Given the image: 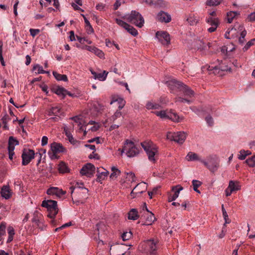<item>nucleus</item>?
I'll list each match as a JSON object with an SVG mask.
<instances>
[{
	"mask_svg": "<svg viewBox=\"0 0 255 255\" xmlns=\"http://www.w3.org/2000/svg\"><path fill=\"white\" fill-rule=\"evenodd\" d=\"M157 241L153 240H147L140 245L142 251L145 252L148 255H157L158 250Z\"/></svg>",
	"mask_w": 255,
	"mask_h": 255,
	"instance_id": "1",
	"label": "nucleus"
},
{
	"mask_svg": "<svg viewBox=\"0 0 255 255\" xmlns=\"http://www.w3.org/2000/svg\"><path fill=\"white\" fill-rule=\"evenodd\" d=\"M201 163L212 173L217 171L220 166V160L216 155L208 156L206 160L203 159Z\"/></svg>",
	"mask_w": 255,
	"mask_h": 255,
	"instance_id": "2",
	"label": "nucleus"
},
{
	"mask_svg": "<svg viewBox=\"0 0 255 255\" xmlns=\"http://www.w3.org/2000/svg\"><path fill=\"white\" fill-rule=\"evenodd\" d=\"M125 18L139 28L142 27L144 23L143 17L135 10H132L130 14H126Z\"/></svg>",
	"mask_w": 255,
	"mask_h": 255,
	"instance_id": "3",
	"label": "nucleus"
},
{
	"mask_svg": "<svg viewBox=\"0 0 255 255\" xmlns=\"http://www.w3.org/2000/svg\"><path fill=\"white\" fill-rule=\"evenodd\" d=\"M139 151V148L133 142L127 140L121 152L122 153L125 152L128 157H131L137 155Z\"/></svg>",
	"mask_w": 255,
	"mask_h": 255,
	"instance_id": "4",
	"label": "nucleus"
},
{
	"mask_svg": "<svg viewBox=\"0 0 255 255\" xmlns=\"http://www.w3.org/2000/svg\"><path fill=\"white\" fill-rule=\"evenodd\" d=\"M41 206L47 208L49 212L48 217L50 218H54L58 212V208L56 201L52 200H44Z\"/></svg>",
	"mask_w": 255,
	"mask_h": 255,
	"instance_id": "5",
	"label": "nucleus"
},
{
	"mask_svg": "<svg viewBox=\"0 0 255 255\" xmlns=\"http://www.w3.org/2000/svg\"><path fill=\"white\" fill-rule=\"evenodd\" d=\"M160 119L170 120L175 123H180L183 120V117L180 116L172 110H160Z\"/></svg>",
	"mask_w": 255,
	"mask_h": 255,
	"instance_id": "6",
	"label": "nucleus"
},
{
	"mask_svg": "<svg viewBox=\"0 0 255 255\" xmlns=\"http://www.w3.org/2000/svg\"><path fill=\"white\" fill-rule=\"evenodd\" d=\"M166 139L174 141L179 144H182L186 138V134L184 131H178L176 132H168L166 133Z\"/></svg>",
	"mask_w": 255,
	"mask_h": 255,
	"instance_id": "7",
	"label": "nucleus"
},
{
	"mask_svg": "<svg viewBox=\"0 0 255 255\" xmlns=\"http://www.w3.org/2000/svg\"><path fill=\"white\" fill-rule=\"evenodd\" d=\"M206 69L210 72V74L212 73L214 74H219L221 71H231V68L228 67V66L224 65V64L220 65L219 66H210L206 65L202 68V70L204 71V69Z\"/></svg>",
	"mask_w": 255,
	"mask_h": 255,
	"instance_id": "8",
	"label": "nucleus"
},
{
	"mask_svg": "<svg viewBox=\"0 0 255 255\" xmlns=\"http://www.w3.org/2000/svg\"><path fill=\"white\" fill-rule=\"evenodd\" d=\"M152 142L150 141H144L141 143V145L144 150L146 151L148 159L151 161H154V155L155 153V149L151 147V145Z\"/></svg>",
	"mask_w": 255,
	"mask_h": 255,
	"instance_id": "9",
	"label": "nucleus"
},
{
	"mask_svg": "<svg viewBox=\"0 0 255 255\" xmlns=\"http://www.w3.org/2000/svg\"><path fill=\"white\" fill-rule=\"evenodd\" d=\"M95 172V166L90 163L84 165L81 169L80 173L82 175H85L88 177H92Z\"/></svg>",
	"mask_w": 255,
	"mask_h": 255,
	"instance_id": "10",
	"label": "nucleus"
},
{
	"mask_svg": "<svg viewBox=\"0 0 255 255\" xmlns=\"http://www.w3.org/2000/svg\"><path fill=\"white\" fill-rule=\"evenodd\" d=\"M34 155L35 153L33 150L24 149L21 155L22 164L27 165L34 158Z\"/></svg>",
	"mask_w": 255,
	"mask_h": 255,
	"instance_id": "11",
	"label": "nucleus"
},
{
	"mask_svg": "<svg viewBox=\"0 0 255 255\" xmlns=\"http://www.w3.org/2000/svg\"><path fill=\"white\" fill-rule=\"evenodd\" d=\"M32 222L34 223L41 230H44L45 228V226L43 223L42 215L37 211H35L33 214Z\"/></svg>",
	"mask_w": 255,
	"mask_h": 255,
	"instance_id": "12",
	"label": "nucleus"
},
{
	"mask_svg": "<svg viewBox=\"0 0 255 255\" xmlns=\"http://www.w3.org/2000/svg\"><path fill=\"white\" fill-rule=\"evenodd\" d=\"M18 141L13 136H10L8 139V150L9 154V158L10 160L13 159V156L14 154V146L15 145H18Z\"/></svg>",
	"mask_w": 255,
	"mask_h": 255,
	"instance_id": "13",
	"label": "nucleus"
},
{
	"mask_svg": "<svg viewBox=\"0 0 255 255\" xmlns=\"http://www.w3.org/2000/svg\"><path fill=\"white\" fill-rule=\"evenodd\" d=\"M163 83L167 85V87L171 90H174L175 89H180V87L182 85L183 83L177 81L176 80L168 78V80L163 81Z\"/></svg>",
	"mask_w": 255,
	"mask_h": 255,
	"instance_id": "14",
	"label": "nucleus"
},
{
	"mask_svg": "<svg viewBox=\"0 0 255 255\" xmlns=\"http://www.w3.org/2000/svg\"><path fill=\"white\" fill-rule=\"evenodd\" d=\"M51 149L53 152V155L51 156V159L56 158V154L60 152H63L65 151V148L60 143L53 142L51 144Z\"/></svg>",
	"mask_w": 255,
	"mask_h": 255,
	"instance_id": "15",
	"label": "nucleus"
},
{
	"mask_svg": "<svg viewBox=\"0 0 255 255\" xmlns=\"http://www.w3.org/2000/svg\"><path fill=\"white\" fill-rule=\"evenodd\" d=\"M170 36L168 32L160 31V43L164 45L167 46L170 44Z\"/></svg>",
	"mask_w": 255,
	"mask_h": 255,
	"instance_id": "16",
	"label": "nucleus"
},
{
	"mask_svg": "<svg viewBox=\"0 0 255 255\" xmlns=\"http://www.w3.org/2000/svg\"><path fill=\"white\" fill-rule=\"evenodd\" d=\"M65 191L57 187H51L47 190V194L48 195H55L59 197H61L65 195Z\"/></svg>",
	"mask_w": 255,
	"mask_h": 255,
	"instance_id": "17",
	"label": "nucleus"
},
{
	"mask_svg": "<svg viewBox=\"0 0 255 255\" xmlns=\"http://www.w3.org/2000/svg\"><path fill=\"white\" fill-rule=\"evenodd\" d=\"M179 91L181 92L185 96H187L189 98H191L194 95V92L183 83L180 87Z\"/></svg>",
	"mask_w": 255,
	"mask_h": 255,
	"instance_id": "18",
	"label": "nucleus"
},
{
	"mask_svg": "<svg viewBox=\"0 0 255 255\" xmlns=\"http://www.w3.org/2000/svg\"><path fill=\"white\" fill-rule=\"evenodd\" d=\"M46 113L49 116H54L59 117V116H60L61 114V109L60 107L57 106L52 107L47 110Z\"/></svg>",
	"mask_w": 255,
	"mask_h": 255,
	"instance_id": "19",
	"label": "nucleus"
},
{
	"mask_svg": "<svg viewBox=\"0 0 255 255\" xmlns=\"http://www.w3.org/2000/svg\"><path fill=\"white\" fill-rule=\"evenodd\" d=\"M1 196L5 199H8L11 196V192L8 185H4L2 187L0 191Z\"/></svg>",
	"mask_w": 255,
	"mask_h": 255,
	"instance_id": "20",
	"label": "nucleus"
},
{
	"mask_svg": "<svg viewBox=\"0 0 255 255\" xmlns=\"http://www.w3.org/2000/svg\"><path fill=\"white\" fill-rule=\"evenodd\" d=\"M86 49L94 53L96 55L98 56L100 58H104V53L100 49L95 47H92L90 46H86Z\"/></svg>",
	"mask_w": 255,
	"mask_h": 255,
	"instance_id": "21",
	"label": "nucleus"
},
{
	"mask_svg": "<svg viewBox=\"0 0 255 255\" xmlns=\"http://www.w3.org/2000/svg\"><path fill=\"white\" fill-rule=\"evenodd\" d=\"M104 169V171L100 172L99 168L97 169L98 174L97 175V178L96 181L98 182H101L102 181L106 179L107 177L109 172L108 170Z\"/></svg>",
	"mask_w": 255,
	"mask_h": 255,
	"instance_id": "22",
	"label": "nucleus"
},
{
	"mask_svg": "<svg viewBox=\"0 0 255 255\" xmlns=\"http://www.w3.org/2000/svg\"><path fill=\"white\" fill-rule=\"evenodd\" d=\"M134 189L136 191V194L139 196L140 194L146 191L147 189V185H146L145 183H140L136 185Z\"/></svg>",
	"mask_w": 255,
	"mask_h": 255,
	"instance_id": "23",
	"label": "nucleus"
},
{
	"mask_svg": "<svg viewBox=\"0 0 255 255\" xmlns=\"http://www.w3.org/2000/svg\"><path fill=\"white\" fill-rule=\"evenodd\" d=\"M186 159L188 161H199L201 162V161L203 160V159H201L197 154L192 152H189L187 154L186 157Z\"/></svg>",
	"mask_w": 255,
	"mask_h": 255,
	"instance_id": "24",
	"label": "nucleus"
},
{
	"mask_svg": "<svg viewBox=\"0 0 255 255\" xmlns=\"http://www.w3.org/2000/svg\"><path fill=\"white\" fill-rule=\"evenodd\" d=\"M171 20V15L167 12L160 11V22L168 23Z\"/></svg>",
	"mask_w": 255,
	"mask_h": 255,
	"instance_id": "25",
	"label": "nucleus"
},
{
	"mask_svg": "<svg viewBox=\"0 0 255 255\" xmlns=\"http://www.w3.org/2000/svg\"><path fill=\"white\" fill-rule=\"evenodd\" d=\"M8 239L7 240V243H10L13 239V237L15 235V231L13 227L8 226L7 228Z\"/></svg>",
	"mask_w": 255,
	"mask_h": 255,
	"instance_id": "26",
	"label": "nucleus"
},
{
	"mask_svg": "<svg viewBox=\"0 0 255 255\" xmlns=\"http://www.w3.org/2000/svg\"><path fill=\"white\" fill-rule=\"evenodd\" d=\"M139 217L138 212L135 209H131L128 214V219L129 220H135Z\"/></svg>",
	"mask_w": 255,
	"mask_h": 255,
	"instance_id": "27",
	"label": "nucleus"
},
{
	"mask_svg": "<svg viewBox=\"0 0 255 255\" xmlns=\"http://www.w3.org/2000/svg\"><path fill=\"white\" fill-rule=\"evenodd\" d=\"M229 188H230L233 192L239 190L241 186L239 183L237 181H230L229 184Z\"/></svg>",
	"mask_w": 255,
	"mask_h": 255,
	"instance_id": "28",
	"label": "nucleus"
},
{
	"mask_svg": "<svg viewBox=\"0 0 255 255\" xmlns=\"http://www.w3.org/2000/svg\"><path fill=\"white\" fill-rule=\"evenodd\" d=\"M111 171L112 173L110 176V177L112 179L117 178L118 176H119L121 174V170L116 166H112L111 167Z\"/></svg>",
	"mask_w": 255,
	"mask_h": 255,
	"instance_id": "29",
	"label": "nucleus"
},
{
	"mask_svg": "<svg viewBox=\"0 0 255 255\" xmlns=\"http://www.w3.org/2000/svg\"><path fill=\"white\" fill-rule=\"evenodd\" d=\"M71 120H73L75 123L78 124V125L80 127L79 130H84L83 128V126L85 125L84 121L79 117H74L71 118Z\"/></svg>",
	"mask_w": 255,
	"mask_h": 255,
	"instance_id": "30",
	"label": "nucleus"
},
{
	"mask_svg": "<svg viewBox=\"0 0 255 255\" xmlns=\"http://www.w3.org/2000/svg\"><path fill=\"white\" fill-rule=\"evenodd\" d=\"M183 188L179 185L174 187L173 190L174 191V193L171 197V200H175L178 197L180 191Z\"/></svg>",
	"mask_w": 255,
	"mask_h": 255,
	"instance_id": "31",
	"label": "nucleus"
},
{
	"mask_svg": "<svg viewBox=\"0 0 255 255\" xmlns=\"http://www.w3.org/2000/svg\"><path fill=\"white\" fill-rule=\"evenodd\" d=\"M147 217L146 218V223H144V225H149L152 224L155 221V218L154 215L150 212H148L146 213Z\"/></svg>",
	"mask_w": 255,
	"mask_h": 255,
	"instance_id": "32",
	"label": "nucleus"
},
{
	"mask_svg": "<svg viewBox=\"0 0 255 255\" xmlns=\"http://www.w3.org/2000/svg\"><path fill=\"white\" fill-rule=\"evenodd\" d=\"M53 75L55 78V79L58 81H63L65 82L68 81V78L66 75H62L59 74L56 71L53 72Z\"/></svg>",
	"mask_w": 255,
	"mask_h": 255,
	"instance_id": "33",
	"label": "nucleus"
},
{
	"mask_svg": "<svg viewBox=\"0 0 255 255\" xmlns=\"http://www.w3.org/2000/svg\"><path fill=\"white\" fill-rule=\"evenodd\" d=\"M82 16L83 17L84 19V21L86 24V30L88 34H91L94 32L93 28H92V26H91L89 21L87 19V18L85 17V16L83 14H82Z\"/></svg>",
	"mask_w": 255,
	"mask_h": 255,
	"instance_id": "34",
	"label": "nucleus"
},
{
	"mask_svg": "<svg viewBox=\"0 0 255 255\" xmlns=\"http://www.w3.org/2000/svg\"><path fill=\"white\" fill-rule=\"evenodd\" d=\"M6 227V223L5 222H2L0 223V241L2 240V237L5 234Z\"/></svg>",
	"mask_w": 255,
	"mask_h": 255,
	"instance_id": "35",
	"label": "nucleus"
},
{
	"mask_svg": "<svg viewBox=\"0 0 255 255\" xmlns=\"http://www.w3.org/2000/svg\"><path fill=\"white\" fill-rule=\"evenodd\" d=\"M58 170L60 173H65L69 172V169L63 162H61L58 165Z\"/></svg>",
	"mask_w": 255,
	"mask_h": 255,
	"instance_id": "36",
	"label": "nucleus"
},
{
	"mask_svg": "<svg viewBox=\"0 0 255 255\" xmlns=\"http://www.w3.org/2000/svg\"><path fill=\"white\" fill-rule=\"evenodd\" d=\"M55 93L59 96H63L64 98L66 95L67 90L63 87H58L55 89Z\"/></svg>",
	"mask_w": 255,
	"mask_h": 255,
	"instance_id": "37",
	"label": "nucleus"
},
{
	"mask_svg": "<svg viewBox=\"0 0 255 255\" xmlns=\"http://www.w3.org/2000/svg\"><path fill=\"white\" fill-rule=\"evenodd\" d=\"M223 0H207L206 4L208 6H214L220 4Z\"/></svg>",
	"mask_w": 255,
	"mask_h": 255,
	"instance_id": "38",
	"label": "nucleus"
},
{
	"mask_svg": "<svg viewBox=\"0 0 255 255\" xmlns=\"http://www.w3.org/2000/svg\"><path fill=\"white\" fill-rule=\"evenodd\" d=\"M206 22L210 25H215L219 24L218 19L216 18L209 16L206 18Z\"/></svg>",
	"mask_w": 255,
	"mask_h": 255,
	"instance_id": "39",
	"label": "nucleus"
},
{
	"mask_svg": "<svg viewBox=\"0 0 255 255\" xmlns=\"http://www.w3.org/2000/svg\"><path fill=\"white\" fill-rule=\"evenodd\" d=\"M143 1L153 7H157L159 3V0H143Z\"/></svg>",
	"mask_w": 255,
	"mask_h": 255,
	"instance_id": "40",
	"label": "nucleus"
},
{
	"mask_svg": "<svg viewBox=\"0 0 255 255\" xmlns=\"http://www.w3.org/2000/svg\"><path fill=\"white\" fill-rule=\"evenodd\" d=\"M115 102H117L119 104L118 109L119 110H122L126 104V101L122 98H119L115 101H112L110 104H112Z\"/></svg>",
	"mask_w": 255,
	"mask_h": 255,
	"instance_id": "41",
	"label": "nucleus"
},
{
	"mask_svg": "<svg viewBox=\"0 0 255 255\" xmlns=\"http://www.w3.org/2000/svg\"><path fill=\"white\" fill-rule=\"evenodd\" d=\"M187 21L191 25L196 24L198 21V18L197 16L190 15L187 19Z\"/></svg>",
	"mask_w": 255,
	"mask_h": 255,
	"instance_id": "42",
	"label": "nucleus"
},
{
	"mask_svg": "<svg viewBox=\"0 0 255 255\" xmlns=\"http://www.w3.org/2000/svg\"><path fill=\"white\" fill-rule=\"evenodd\" d=\"M126 30L132 35L135 36L137 35V31L132 26L129 24V26L126 27Z\"/></svg>",
	"mask_w": 255,
	"mask_h": 255,
	"instance_id": "43",
	"label": "nucleus"
},
{
	"mask_svg": "<svg viewBox=\"0 0 255 255\" xmlns=\"http://www.w3.org/2000/svg\"><path fill=\"white\" fill-rule=\"evenodd\" d=\"M192 185L193 187L194 190L197 193H200V191L198 189V188L201 185V182L199 180H193L192 181Z\"/></svg>",
	"mask_w": 255,
	"mask_h": 255,
	"instance_id": "44",
	"label": "nucleus"
},
{
	"mask_svg": "<svg viewBox=\"0 0 255 255\" xmlns=\"http://www.w3.org/2000/svg\"><path fill=\"white\" fill-rule=\"evenodd\" d=\"M159 107V105L154 103L152 102H149L146 104V107L147 109H157Z\"/></svg>",
	"mask_w": 255,
	"mask_h": 255,
	"instance_id": "45",
	"label": "nucleus"
},
{
	"mask_svg": "<svg viewBox=\"0 0 255 255\" xmlns=\"http://www.w3.org/2000/svg\"><path fill=\"white\" fill-rule=\"evenodd\" d=\"M33 70H37V73L38 74H43V73H48L49 72H47L43 70V68L42 66L39 65V64H36L33 66Z\"/></svg>",
	"mask_w": 255,
	"mask_h": 255,
	"instance_id": "46",
	"label": "nucleus"
},
{
	"mask_svg": "<svg viewBox=\"0 0 255 255\" xmlns=\"http://www.w3.org/2000/svg\"><path fill=\"white\" fill-rule=\"evenodd\" d=\"M246 162L247 164L249 165L250 167H254L255 166V155L252 156L250 158H249L246 160Z\"/></svg>",
	"mask_w": 255,
	"mask_h": 255,
	"instance_id": "47",
	"label": "nucleus"
},
{
	"mask_svg": "<svg viewBox=\"0 0 255 255\" xmlns=\"http://www.w3.org/2000/svg\"><path fill=\"white\" fill-rule=\"evenodd\" d=\"M127 177L126 178L130 182H133L135 181V175L133 172H127Z\"/></svg>",
	"mask_w": 255,
	"mask_h": 255,
	"instance_id": "48",
	"label": "nucleus"
},
{
	"mask_svg": "<svg viewBox=\"0 0 255 255\" xmlns=\"http://www.w3.org/2000/svg\"><path fill=\"white\" fill-rule=\"evenodd\" d=\"M107 75L108 73H106L105 71H104L102 73H98L97 76H96L97 79L100 81H104L106 80Z\"/></svg>",
	"mask_w": 255,
	"mask_h": 255,
	"instance_id": "49",
	"label": "nucleus"
},
{
	"mask_svg": "<svg viewBox=\"0 0 255 255\" xmlns=\"http://www.w3.org/2000/svg\"><path fill=\"white\" fill-rule=\"evenodd\" d=\"M212 43L208 42L207 44H205L204 42L202 43V45H200V47H199L201 51L205 50L208 49H210L211 47H213Z\"/></svg>",
	"mask_w": 255,
	"mask_h": 255,
	"instance_id": "50",
	"label": "nucleus"
},
{
	"mask_svg": "<svg viewBox=\"0 0 255 255\" xmlns=\"http://www.w3.org/2000/svg\"><path fill=\"white\" fill-rule=\"evenodd\" d=\"M116 21L117 23L119 25L121 26V27H123L125 29H126V27L129 26V24L128 23H126V22L124 21L123 20H122L121 19L116 18Z\"/></svg>",
	"mask_w": 255,
	"mask_h": 255,
	"instance_id": "51",
	"label": "nucleus"
},
{
	"mask_svg": "<svg viewBox=\"0 0 255 255\" xmlns=\"http://www.w3.org/2000/svg\"><path fill=\"white\" fill-rule=\"evenodd\" d=\"M132 237V233L131 232H124L122 235V238L123 241H127L129 240Z\"/></svg>",
	"mask_w": 255,
	"mask_h": 255,
	"instance_id": "52",
	"label": "nucleus"
},
{
	"mask_svg": "<svg viewBox=\"0 0 255 255\" xmlns=\"http://www.w3.org/2000/svg\"><path fill=\"white\" fill-rule=\"evenodd\" d=\"M255 42V39H253L249 41L247 44L243 47L244 51H247L252 45H254Z\"/></svg>",
	"mask_w": 255,
	"mask_h": 255,
	"instance_id": "53",
	"label": "nucleus"
},
{
	"mask_svg": "<svg viewBox=\"0 0 255 255\" xmlns=\"http://www.w3.org/2000/svg\"><path fill=\"white\" fill-rule=\"evenodd\" d=\"M236 14L234 12H230L227 14V21L228 22L230 23L233 21V18L235 16Z\"/></svg>",
	"mask_w": 255,
	"mask_h": 255,
	"instance_id": "54",
	"label": "nucleus"
},
{
	"mask_svg": "<svg viewBox=\"0 0 255 255\" xmlns=\"http://www.w3.org/2000/svg\"><path fill=\"white\" fill-rule=\"evenodd\" d=\"M122 116V113L120 110H117L114 115L112 117L111 120L113 121H115L117 119L121 118Z\"/></svg>",
	"mask_w": 255,
	"mask_h": 255,
	"instance_id": "55",
	"label": "nucleus"
},
{
	"mask_svg": "<svg viewBox=\"0 0 255 255\" xmlns=\"http://www.w3.org/2000/svg\"><path fill=\"white\" fill-rule=\"evenodd\" d=\"M176 102H181V103H187L188 104H190L191 103V101L188 100L187 99L183 98L181 97H178L177 98Z\"/></svg>",
	"mask_w": 255,
	"mask_h": 255,
	"instance_id": "56",
	"label": "nucleus"
},
{
	"mask_svg": "<svg viewBox=\"0 0 255 255\" xmlns=\"http://www.w3.org/2000/svg\"><path fill=\"white\" fill-rule=\"evenodd\" d=\"M205 120L207 124L209 126H212L213 125V119L210 116H208L206 117Z\"/></svg>",
	"mask_w": 255,
	"mask_h": 255,
	"instance_id": "57",
	"label": "nucleus"
},
{
	"mask_svg": "<svg viewBox=\"0 0 255 255\" xmlns=\"http://www.w3.org/2000/svg\"><path fill=\"white\" fill-rule=\"evenodd\" d=\"M245 154L246 152L245 150H240V154L239 155V158L241 160L245 159L247 156V155Z\"/></svg>",
	"mask_w": 255,
	"mask_h": 255,
	"instance_id": "58",
	"label": "nucleus"
},
{
	"mask_svg": "<svg viewBox=\"0 0 255 255\" xmlns=\"http://www.w3.org/2000/svg\"><path fill=\"white\" fill-rule=\"evenodd\" d=\"M30 34L32 36L34 37L39 32V30L37 29H30L29 30Z\"/></svg>",
	"mask_w": 255,
	"mask_h": 255,
	"instance_id": "59",
	"label": "nucleus"
},
{
	"mask_svg": "<svg viewBox=\"0 0 255 255\" xmlns=\"http://www.w3.org/2000/svg\"><path fill=\"white\" fill-rule=\"evenodd\" d=\"M18 3H19L18 0H16L15 1V2L14 5H13V12L15 15V16H17L18 15L17 9V5L18 4Z\"/></svg>",
	"mask_w": 255,
	"mask_h": 255,
	"instance_id": "60",
	"label": "nucleus"
},
{
	"mask_svg": "<svg viewBox=\"0 0 255 255\" xmlns=\"http://www.w3.org/2000/svg\"><path fill=\"white\" fill-rule=\"evenodd\" d=\"M249 21L253 22L255 21V11L251 13L248 17Z\"/></svg>",
	"mask_w": 255,
	"mask_h": 255,
	"instance_id": "61",
	"label": "nucleus"
},
{
	"mask_svg": "<svg viewBox=\"0 0 255 255\" xmlns=\"http://www.w3.org/2000/svg\"><path fill=\"white\" fill-rule=\"evenodd\" d=\"M89 157L91 159H99L100 158V156L95 152H93L89 155Z\"/></svg>",
	"mask_w": 255,
	"mask_h": 255,
	"instance_id": "62",
	"label": "nucleus"
},
{
	"mask_svg": "<svg viewBox=\"0 0 255 255\" xmlns=\"http://www.w3.org/2000/svg\"><path fill=\"white\" fill-rule=\"evenodd\" d=\"M48 137L46 136H44L42 138L41 140V145L42 146H45L48 143Z\"/></svg>",
	"mask_w": 255,
	"mask_h": 255,
	"instance_id": "63",
	"label": "nucleus"
},
{
	"mask_svg": "<svg viewBox=\"0 0 255 255\" xmlns=\"http://www.w3.org/2000/svg\"><path fill=\"white\" fill-rule=\"evenodd\" d=\"M9 120L10 119L7 114H5L1 119L3 124H7Z\"/></svg>",
	"mask_w": 255,
	"mask_h": 255,
	"instance_id": "64",
	"label": "nucleus"
}]
</instances>
